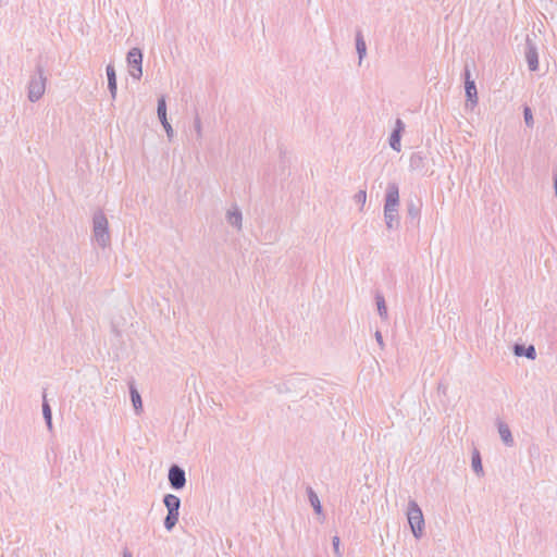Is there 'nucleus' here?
<instances>
[{
	"label": "nucleus",
	"mask_w": 557,
	"mask_h": 557,
	"mask_svg": "<svg viewBox=\"0 0 557 557\" xmlns=\"http://www.w3.org/2000/svg\"><path fill=\"white\" fill-rule=\"evenodd\" d=\"M92 234L95 240L101 248H106L111 243V236L109 233V223L103 211L98 210L92 216Z\"/></svg>",
	"instance_id": "f257e3e1"
},
{
	"label": "nucleus",
	"mask_w": 557,
	"mask_h": 557,
	"mask_svg": "<svg viewBox=\"0 0 557 557\" xmlns=\"http://www.w3.org/2000/svg\"><path fill=\"white\" fill-rule=\"evenodd\" d=\"M47 77L45 76V71L42 65L38 64L36 66V74L30 77L28 83V100L30 102L38 101L45 94L46 90Z\"/></svg>",
	"instance_id": "f03ea898"
},
{
	"label": "nucleus",
	"mask_w": 557,
	"mask_h": 557,
	"mask_svg": "<svg viewBox=\"0 0 557 557\" xmlns=\"http://www.w3.org/2000/svg\"><path fill=\"white\" fill-rule=\"evenodd\" d=\"M407 518L412 534L416 539H420L423 534L424 518L421 508L416 500H409L407 509Z\"/></svg>",
	"instance_id": "7ed1b4c3"
},
{
	"label": "nucleus",
	"mask_w": 557,
	"mask_h": 557,
	"mask_svg": "<svg viewBox=\"0 0 557 557\" xmlns=\"http://www.w3.org/2000/svg\"><path fill=\"white\" fill-rule=\"evenodd\" d=\"M463 77H465V91H466V103L465 109L468 111H473L475 106L478 104V90L475 82L471 78V73L469 65L466 64L465 71H463Z\"/></svg>",
	"instance_id": "20e7f679"
},
{
	"label": "nucleus",
	"mask_w": 557,
	"mask_h": 557,
	"mask_svg": "<svg viewBox=\"0 0 557 557\" xmlns=\"http://www.w3.org/2000/svg\"><path fill=\"white\" fill-rule=\"evenodd\" d=\"M127 64L129 74L135 79H139L143 75V52L139 48H132L127 53Z\"/></svg>",
	"instance_id": "39448f33"
},
{
	"label": "nucleus",
	"mask_w": 557,
	"mask_h": 557,
	"mask_svg": "<svg viewBox=\"0 0 557 557\" xmlns=\"http://www.w3.org/2000/svg\"><path fill=\"white\" fill-rule=\"evenodd\" d=\"M168 479L173 490H182L186 485L185 470L178 465H172L170 467Z\"/></svg>",
	"instance_id": "423d86ee"
},
{
	"label": "nucleus",
	"mask_w": 557,
	"mask_h": 557,
	"mask_svg": "<svg viewBox=\"0 0 557 557\" xmlns=\"http://www.w3.org/2000/svg\"><path fill=\"white\" fill-rule=\"evenodd\" d=\"M157 114L166 133L169 140H172L174 137V131L166 117V101L164 96H161L158 99Z\"/></svg>",
	"instance_id": "0eeeda50"
},
{
	"label": "nucleus",
	"mask_w": 557,
	"mask_h": 557,
	"mask_svg": "<svg viewBox=\"0 0 557 557\" xmlns=\"http://www.w3.org/2000/svg\"><path fill=\"white\" fill-rule=\"evenodd\" d=\"M525 60L530 71L535 72L539 69V54L534 41L527 36L525 40Z\"/></svg>",
	"instance_id": "6e6552de"
},
{
	"label": "nucleus",
	"mask_w": 557,
	"mask_h": 557,
	"mask_svg": "<svg viewBox=\"0 0 557 557\" xmlns=\"http://www.w3.org/2000/svg\"><path fill=\"white\" fill-rule=\"evenodd\" d=\"M399 207V188L396 183H388L384 208Z\"/></svg>",
	"instance_id": "1a4fd4ad"
},
{
	"label": "nucleus",
	"mask_w": 557,
	"mask_h": 557,
	"mask_svg": "<svg viewBox=\"0 0 557 557\" xmlns=\"http://www.w3.org/2000/svg\"><path fill=\"white\" fill-rule=\"evenodd\" d=\"M384 220L387 230H394L399 226L398 207L384 208Z\"/></svg>",
	"instance_id": "9d476101"
},
{
	"label": "nucleus",
	"mask_w": 557,
	"mask_h": 557,
	"mask_svg": "<svg viewBox=\"0 0 557 557\" xmlns=\"http://www.w3.org/2000/svg\"><path fill=\"white\" fill-rule=\"evenodd\" d=\"M226 221L232 226L236 227L238 231L242 230L243 226V215L239 208L234 205L226 212Z\"/></svg>",
	"instance_id": "9b49d317"
},
{
	"label": "nucleus",
	"mask_w": 557,
	"mask_h": 557,
	"mask_svg": "<svg viewBox=\"0 0 557 557\" xmlns=\"http://www.w3.org/2000/svg\"><path fill=\"white\" fill-rule=\"evenodd\" d=\"M106 72H107V78H108V89L110 91L111 98L115 99L116 91H117L115 69L112 64H108Z\"/></svg>",
	"instance_id": "f8f14e48"
},
{
	"label": "nucleus",
	"mask_w": 557,
	"mask_h": 557,
	"mask_svg": "<svg viewBox=\"0 0 557 557\" xmlns=\"http://www.w3.org/2000/svg\"><path fill=\"white\" fill-rule=\"evenodd\" d=\"M497 428H498V433H499L500 438L504 442V444L508 447H511L513 445L515 441L511 435V431H510L509 426L505 422L498 421Z\"/></svg>",
	"instance_id": "ddd939ff"
},
{
	"label": "nucleus",
	"mask_w": 557,
	"mask_h": 557,
	"mask_svg": "<svg viewBox=\"0 0 557 557\" xmlns=\"http://www.w3.org/2000/svg\"><path fill=\"white\" fill-rule=\"evenodd\" d=\"M163 504L168 509V512L180 513L181 499L174 494H166L163 497Z\"/></svg>",
	"instance_id": "4468645a"
},
{
	"label": "nucleus",
	"mask_w": 557,
	"mask_h": 557,
	"mask_svg": "<svg viewBox=\"0 0 557 557\" xmlns=\"http://www.w3.org/2000/svg\"><path fill=\"white\" fill-rule=\"evenodd\" d=\"M513 352L518 357L524 356L531 360H534L536 358V350L533 345H529L528 347H525L524 345L516 344L513 346Z\"/></svg>",
	"instance_id": "2eb2a0df"
},
{
	"label": "nucleus",
	"mask_w": 557,
	"mask_h": 557,
	"mask_svg": "<svg viewBox=\"0 0 557 557\" xmlns=\"http://www.w3.org/2000/svg\"><path fill=\"white\" fill-rule=\"evenodd\" d=\"M471 467H472V470L475 472V474L479 478L484 475L481 455L476 448H474L472 451Z\"/></svg>",
	"instance_id": "dca6fc26"
},
{
	"label": "nucleus",
	"mask_w": 557,
	"mask_h": 557,
	"mask_svg": "<svg viewBox=\"0 0 557 557\" xmlns=\"http://www.w3.org/2000/svg\"><path fill=\"white\" fill-rule=\"evenodd\" d=\"M356 50H357V53H358V57H359V64H361L363 58L367 54V45H366V41L363 39L361 30H358L356 33Z\"/></svg>",
	"instance_id": "f3484780"
},
{
	"label": "nucleus",
	"mask_w": 557,
	"mask_h": 557,
	"mask_svg": "<svg viewBox=\"0 0 557 557\" xmlns=\"http://www.w3.org/2000/svg\"><path fill=\"white\" fill-rule=\"evenodd\" d=\"M129 394H131V400H132L135 411L139 412V410H141V408H143V401H141V396H140L139 392L137 391V388L134 385V382H129Z\"/></svg>",
	"instance_id": "a211bd4d"
},
{
	"label": "nucleus",
	"mask_w": 557,
	"mask_h": 557,
	"mask_svg": "<svg viewBox=\"0 0 557 557\" xmlns=\"http://www.w3.org/2000/svg\"><path fill=\"white\" fill-rule=\"evenodd\" d=\"M424 166V157L421 152H413L409 158V168L412 171L421 170Z\"/></svg>",
	"instance_id": "6ab92c4d"
},
{
	"label": "nucleus",
	"mask_w": 557,
	"mask_h": 557,
	"mask_svg": "<svg viewBox=\"0 0 557 557\" xmlns=\"http://www.w3.org/2000/svg\"><path fill=\"white\" fill-rule=\"evenodd\" d=\"M375 302H376L377 312H379V315L381 317V319L387 320L388 313H387V307H386L384 296L382 294L377 293L375 295Z\"/></svg>",
	"instance_id": "aec40b11"
},
{
	"label": "nucleus",
	"mask_w": 557,
	"mask_h": 557,
	"mask_svg": "<svg viewBox=\"0 0 557 557\" xmlns=\"http://www.w3.org/2000/svg\"><path fill=\"white\" fill-rule=\"evenodd\" d=\"M401 134L399 133V129H394L389 137V146L393 150L399 152L401 149Z\"/></svg>",
	"instance_id": "412c9836"
},
{
	"label": "nucleus",
	"mask_w": 557,
	"mask_h": 557,
	"mask_svg": "<svg viewBox=\"0 0 557 557\" xmlns=\"http://www.w3.org/2000/svg\"><path fill=\"white\" fill-rule=\"evenodd\" d=\"M42 416L46 421V424L49 430L52 429V412L49 404L46 400V395H44V403H42Z\"/></svg>",
	"instance_id": "4be33fe9"
},
{
	"label": "nucleus",
	"mask_w": 557,
	"mask_h": 557,
	"mask_svg": "<svg viewBox=\"0 0 557 557\" xmlns=\"http://www.w3.org/2000/svg\"><path fill=\"white\" fill-rule=\"evenodd\" d=\"M180 513L176 512H168L164 518V528L166 531H172L178 521Z\"/></svg>",
	"instance_id": "5701e85b"
},
{
	"label": "nucleus",
	"mask_w": 557,
	"mask_h": 557,
	"mask_svg": "<svg viewBox=\"0 0 557 557\" xmlns=\"http://www.w3.org/2000/svg\"><path fill=\"white\" fill-rule=\"evenodd\" d=\"M308 496H309V502H310L311 506L313 507L315 513H321L322 506L320 504L318 495L313 492V490L311 487L308 488Z\"/></svg>",
	"instance_id": "b1692460"
},
{
	"label": "nucleus",
	"mask_w": 557,
	"mask_h": 557,
	"mask_svg": "<svg viewBox=\"0 0 557 557\" xmlns=\"http://www.w3.org/2000/svg\"><path fill=\"white\" fill-rule=\"evenodd\" d=\"M407 211L410 218L417 219L420 214V207L411 201L410 203H408Z\"/></svg>",
	"instance_id": "393cba45"
},
{
	"label": "nucleus",
	"mask_w": 557,
	"mask_h": 557,
	"mask_svg": "<svg viewBox=\"0 0 557 557\" xmlns=\"http://www.w3.org/2000/svg\"><path fill=\"white\" fill-rule=\"evenodd\" d=\"M523 117L527 126L532 127L533 126V114L529 107H524L523 109Z\"/></svg>",
	"instance_id": "a878e982"
},
{
	"label": "nucleus",
	"mask_w": 557,
	"mask_h": 557,
	"mask_svg": "<svg viewBox=\"0 0 557 557\" xmlns=\"http://www.w3.org/2000/svg\"><path fill=\"white\" fill-rule=\"evenodd\" d=\"M194 128H195L197 138L201 139L202 138V126H201V120H200L199 115L195 116Z\"/></svg>",
	"instance_id": "bb28decb"
},
{
	"label": "nucleus",
	"mask_w": 557,
	"mask_h": 557,
	"mask_svg": "<svg viewBox=\"0 0 557 557\" xmlns=\"http://www.w3.org/2000/svg\"><path fill=\"white\" fill-rule=\"evenodd\" d=\"M366 199H367V193H366V190H359V191L355 195V200H356L358 203H361L362 206L366 203Z\"/></svg>",
	"instance_id": "cd10ccee"
},
{
	"label": "nucleus",
	"mask_w": 557,
	"mask_h": 557,
	"mask_svg": "<svg viewBox=\"0 0 557 557\" xmlns=\"http://www.w3.org/2000/svg\"><path fill=\"white\" fill-rule=\"evenodd\" d=\"M332 544H333V548H334L335 554L339 555V537L338 536H334L332 539Z\"/></svg>",
	"instance_id": "c85d7f7f"
},
{
	"label": "nucleus",
	"mask_w": 557,
	"mask_h": 557,
	"mask_svg": "<svg viewBox=\"0 0 557 557\" xmlns=\"http://www.w3.org/2000/svg\"><path fill=\"white\" fill-rule=\"evenodd\" d=\"M375 339H376V342H377L379 346H380L381 348H384L383 336H382V333H381L380 331H376V332H375Z\"/></svg>",
	"instance_id": "c756f323"
},
{
	"label": "nucleus",
	"mask_w": 557,
	"mask_h": 557,
	"mask_svg": "<svg viewBox=\"0 0 557 557\" xmlns=\"http://www.w3.org/2000/svg\"><path fill=\"white\" fill-rule=\"evenodd\" d=\"M394 129H399L400 134L405 129V124H404V122L400 119L396 120L395 128Z\"/></svg>",
	"instance_id": "7c9ffc66"
},
{
	"label": "nucleus",
	"mask_w": 557,
	"mask_h": 557,
	"mask_svg": "<svg viewBox=\"0 0 557 557\" xmlns=\"http://www.w3.org/2000/svg\"><path fill=\"white\" fill-rule=\"evenodd\" d=\"M554 187H555V194H556V197H557V173L554 176Z\"/></svg>",
	"instance_id": "2f4dec72"
},
{
	"label": "nucleus",
	"mask_w": 557,
	"mask_h": 557,
	"mask_svg": "<svg viewBox=\"0 0 557 557\" xmlns=\"http://www.w3.org/2000/svg\"><path fill=\"white\" fill-rule=\"evenodd\" d=\"M123 557H133V555L128 549H124Z\"/></svg>",
	"instance_id": "473e14b6"
}]
</instances>
